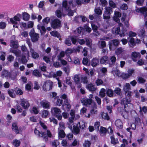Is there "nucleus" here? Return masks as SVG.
<instances>
[{
    "mask_svg": "<svg viewBox=\"0 0 147 147\" xmlns=\"http://www.w3.org/2000/svg\"><path fill=\"white\" fill-rule=\"evenodd\" d=\"M34 133L38 137H43L46 142L48 140V137H51V136L50 131H46L41 130V133H40L38 130L35 129L34 130Z\"/></svg>",
    "mask_w": 147,
    "mask_h": 147,
    "instance_id": "obj_1",
    "label": "nucleus"
},
{
    "mask_svg": "<svg viewBox=\"0 0 147 147\" xmlns=\"http://www.w3.org/2000/svg\"><path fill=\"white\" fill-rule=\"evenodd\" d=\"M73 0H70L68 3L66 1H63L62 2V5L61 7L62 10H64V11H68L71 10V5L72 7H74L75 5V3L74 4V2Z\"/></svg>",
    "mask_w": 147,
    "mask_h": 147,
    "instance_id": "obj_2",
    "label": "nucleus"
},
{
    "mask_svg": "<svg viewBox=\"0 0 147 147\" xmlns=\"http://www.w3.org/2000/svg\"><path fill=\"white\" fill-rule=\"evenodd\" d=\"M52 114L55 116L58 120H61L62 115H61V111L60 109L57 107H54L51 109Z\"/></svg>",
    "mask_w": 147,
    "mask_h": 147,
    "instance_id": "obj_3",
    "label": "nucleus"
},
{
    "mask_svg": "<svg viewBox=\"0 0 147 147\" xmlns=\"http://www.w3.org/2000/svg\"><path fill=\"white\" fill-rule=\"evenodd\" d=\"M29 35L32 42H34L38 41L39 38V34L35 32L34 29H32L29 33Z\"/></svg>",
    "mask_w": 147,
    "mask_h": 147,
    "instance_id": "obj_4",
    "label": "nucleus"
},
{
    "mask_svg": "<svg viewBox=\"0 0 147 147\" xmlns=\"http://www.w3.org/2000/svg\"><path fill=\"white\" fill-rule=\"evenodd\" d=\"M113 12L112 9L110 7H106L105 8L103 18L104 19L108 20L110 18V14Z\"/></svg>",
    "mask_w": 147,
    "mask_h": 147,
    "instance_id": "obj_5",
    "label": "nucleus"
},
{
    "mask_svg": "<svg viewBox=\"0 0 147 147\" xmlns=\"http://www.w3.org/2000/svg\"><path fill=\"white\" fill-rule=\"evenodd\" d=\"M53 85V82L50 80H47L44 83L42 88L44 91H48L52 89Z\"/></svg>",
    "mask_w": 147,
    "mask_h": 147,
    "instance_id": "obj_6",
    "label": "nucleus"
},
{
    "mask_svg": "<svg viewBox=\"0 0 147 147\" xmlns=\"http://www.w3.org/2000/svg\"><path fill=\"white\" fill-rule=\"evenodd\" d=\"M51 26L54 29L59 28L61 27V21L58 19H55L51 22Z\"/></svg>",
    "mask_w": 147,
    "mask_h": 147,
    "instance_id": "obj_7",
    "label": "nucleus"
},
{
    "mask_svg": "<svg viewBox=\"0 0 147 147\" xmlns=\"http://www.w3.org/2000/svg\"><path fill=\"white\" fill-rule=\"evenodd\" d=\"M136 11L137 12H140L143 14L146 19H147V8L146 7H141L136 9Z\"/></svg>",
    "mask_w": 147,
    "mask_h": 147,
    "instance_id": "obj_8",
    "label": "nucleus"
},
{
    "mask_svg": "<svg viewBox=\"0 0 147 147\" xmlns=\"http://www.w3.org/2000/svg\"><path fill=\"white\" fill-rule=\"evenodd\" d=\"M131 101V98H130L125 97L121 100V104L122 105H124V109H126L127 108V105L129 104Z\"/></svg>",
    "mask_w": 147,
    "mask_h": 147,
    "instance_id": "obj_9",
    "label": "nucleus"
},
{
    "mask_svg": "<svg viewBox=\"0 0 147 147\" xmlns=\"http://www.w3.org/2000/svg\"><path fill=\"white\" fill-rule=\"evenodd\" d=\"M92 100L87 98H84L81 99V103L84 105L88 106L91 105L92 102Z\"/></svg>",
    "mask_w": 147,
    "mask_h": 147,
    "instance_id": "obj_10",
    "label": "nucleus"
},
{
    "mask_svg": "<svg viewBox=\"0 0 147 147\" xmlns=\"http://www.w3.org/2000/svg\"><path fill=\"white\" fill-rule=\"evenodd\" d=\"M71 109V105L68 100L64 101V103L62 105V109L65 110L69 111Z\"/></svg>",
    "mask_w": 147,
    "mask_h": 147,
    "instance_id": "obj_11",
    "label": "nucleus"
},
{
    "mask_svg": "<svg viewBox=\"0 0 147 147\" xmlns=\"http://www.w3.org/2000/svg\"><path fill=\"white\" fill-rule=\"evenodd\" d=\"M109 64L110 67H112L115 64L116 60V59L115 57L114 56H110L109 58Z\"/></svg>",
    "mask_w": 147,
    "mask_h": 147,
    "instance_id": "obj_12",
    "label": "nucleus"
},
{
    "mask_svg": "<svg viewBox=\"0 0 147 147\" xmlns=\"http://www.w3.org/2000/svg\"><path fill=\"white\" fill-rule=\"evenodd\" d=\"M21 104L22 106L25 109H28L30 106L28 101L25 99L21 100Z\"/></svg>",
    "mask_w": 147,
    "mask_h": 147,
    "instance_id": "obj_13",
    "label": "nucleus"
},
{
    "mask_svg": "<svg viewBox=\"0 0 147 147\" xmlns=\"http://www.w3.org/2000/svg\"><path fill=\"white\" fill-rule=\"evenodd\" d=\"M40 104L44 109H48L50 108V103L47 101H42L40 102Z\"/></svg>",
    "mask_w": 147,
    "mask_h": 147,
    "instance_id": "obj_14",
    "label": "nucleus"
},
{
    "mask_svg": "<svg viewBox=\"0 0 147 147\" xmlns=\"http://www.w3.org/2000/svg\"><path fill=\"white\" fill-rule=\"evenodd\" d=\"M131 55L132 59L134 61H136L140 57V54L136 52H133Z\"/></svg>",
    "mask_w": 147,
    "mask_h": 147,
    "instance_id": "obj_15",
    "label": "nucleus"
},
{
    "mask_svg": "<svg viewBox=\"0 0 147 147\" xmlns=\"http://www.w3.org/2000/svg\"><path fill=\"white\" fill-rule=\"evenodd\" d=\"M100 61L101 64H109V57L107 56H105L100 58Z\"/></svg>",
    "mask_w": 147,
    "mask_h": 147,
    "instance_id": "obj_16",
    "label": "nucleus"
},
{
    "mask_svg": "<svg viewBox=\"0 0 147 147\" xmlns=\"http://www.w3.org/2000/svg\"><path fill=\"white\" fill-rule=\"evenodd\" d=\"M129 109L126 108L122 112L121 115L123 118L125 119H127L129 116Z\"/></svg>",
    "mask_w": 147,
    "mask_h": 147,
    "instance_id": "obj_17",
    "label": "nucleus"
},
{
    "mask_svg": "<svg viewBox=\"0 0 147 147\" xmlns=\"http://www.w3.org/2000/svg\"><path fill=\"white\" fill-rule=\"evenodd\" d=\"M86 88L89 91L92 92H94L95 91L96 88L95 87L94 85L90 83L88 84L86 86Z\"/></svg>",
    "mask_w": 147,
    "mask_h": 147,
    "instance_id": "obj_18",
    "label": "nucleus"
},
{
    "mask_svg": "<svg viewBox=\"0 0 147 147\" xmlns=\"http://www.w3.org/2000/svg\"><path fill=\"white\" fill-rule=\"evenodd\" d=\"M112 43L109 42V48L110 50H111L112 47L113 46L112 44L115 47L117 46L119 44V42L117 40H113L112 41Z\"/></svg>",
    "mask_w": 147,
    "mask_h": 147,
    "instance_id": "obj_19",
    "label": "nucleus"
},
{
    "mask_svg": "<svg viewBox=\"0 0 147 147\" xmlns=\"http://www.w3.org/2000/svg\"><path fill=\"white\" fill-rule=\"evenodd\" d=\"M12 130L14 131L16 134H19L20 130L18 128L17 123H14L12 124Z\"/></svg>",
    "mask_w": 147,
    "mask_h": 147,
    "instance_id": "obj_20",
    "label": "nucleus"
},
{
    "mask_svg": "<svg viewBox=\"0 0 147 147\" xmlns=\"http://www.w3.org/2000/svg\"><path fill=\"white\" fill-rule=\"evenodd\" d=\"M115 125L119 129H121L123 127V123L119 119H117L115 121Z\"/></svg>",
    "mask_w": 147,
    "mask_h": 147,
    "instance_id": "obj_21",
    "label": "nucleus"
},
{
    "mask_svg": "<svg viewBox=\"0 0 147 147\" xmlns=\"http://www.w3.org/2000/svg\"><path fill=\"white\" fill-rule=\"evenodd\" d=\"M99 60L97 58H93L91 61V64L93 67L96 66L98 64Z\"/></svg>",
    "mask_w": 147,
    "mask_h": 147,
    "instance_id": "obj_22",
    "label": "nucleus"
},
{
    "mask_svg": "<svg viewBox=\"0 0 147 147\" xmlns=\"http://www.w3.org/2000/svg\"><path fill=\"white\" fill-rule=\"evenodd\" d=\"M30 52L32 57L34 59H36L39 57L38 53L35 52L34 50L32 48L30 49Z\"/></svg>",
    "mask_w": 147,
    "mask_h": 147,
    "instance_id": "obj_23",
    "label": "nucleus"
},
{
    "mask_svg": "<svg viewBox=\"0 0 147 147\" xmlns=\"http://www.w3.org/2000/svg\"><path fill=\"white\" fill-rule=\"evenodd\" d=\"M37 28L40 30L41 34H45L46 31V29L44 26H41L40 25H38L37 26Z\"/></svg>",
    "mask_w": 147,
    "mask_h": 147,
    "instance_id": "obj_24",
    "label": "nucleus"
},
{
    "mask_svg": "<svg viewBox=\"0 0 147 147\" xmlns=\"http://www.w3.org/2000/svg\"><path fill=\"white\" fill-rule=\"evenodd\" d=\"M106 93L107 95L110 97H113L114 96V91L110 89H108L106 92Z\"/></svg>",
    "mask_w": 147,
    "mask_h": 147,
    "instance_id": "obj_25",
    "label": "nucleus"
},
{
    "mask_svg": "<svg viewBox=\"0 0 147 147\" xmlns=\"http://www.w3.org/2000/svg\"><path fill=\"white\" fill-rule=\"evenodd\" d=\"M74 120L70 118H69L68 121L67 123V125H68V127L71 130H72V125H74Z\"/></svg>",
    "mask_w": 147,
    "mask_h": 147,
    "instance_id": "obj_26",
    "label": "nucleus"
},
{
    "mask_svg": "<svg viewBox=\"0 0 147 147\" xmlns=\"http://www.w3.org/2000/svg\"><path fill=\"white\" fill-rule=\"evenodd\" d=\"M63 11H64V10H62L61 8H58L55 12L57 17L59 18H61L62 15V12Z\"/></svg>",
    "mask_w": 147,
    "mask_h": 147,
    "instance_id": "obj_27",
    "label": "nucleus"
},
{
    "mask_svg": "<svg viewBox=\"0 0 147 147\" xmlns=\"http://www.w3.org/2000/svg\"><path fill=\"white\" fill-rule=\"evenodd\" d=\"M72 131L74 134H77L79 133L80 132V129L77 126L73 125V128H72Z\"/></svg>",
    "mask_w": 147,
    "mask_h": 147,
    "instance_id": "obj_28",
    "label": "nucleus"
},
{
    "mask_svg": "<svg viewBox=\"0 0 147 147\" xmlns=\"http://www.w3.org/2000/svg\"><path fill=\"white\" fill-rule=\"evenodd\" d=\"M97 108V105L95 104H94L93 108L90 111V113L91 115H94L97 113V111L96 110Z\"/></svg>",
    "mask_w": 147,
    "mask_h": 147,
    "instance_id": "obj_29",
    "label": "nucleus"
},
{
    "mask_svg": "<svg viewBox=\"0 0 147 147\" xmlns=\"http://www.w3.org/2000/svg\"><path fill=\"white\" fill-rule=\"evenodd\" d=\"M11 52L18 57H20L22 55L21 52L19 50H12L11 51Z\"/></svg>",
    "mask_w": 147,
    "mask_h": 147,
    "instance_id": "obj_30",
    "label": "nucleus"
},
{
    "mask_svg": "<svg viewBox=\"0 0 147 147\" xmlns=\"http://www.w3.org/2000/svg\"><path fill=\"white\" fill-rule=\"evenodd\" d=\"M30 15L26 12H24L22 14L23 19L25 21H28L29 19Z\"/></svg>",
    "mask_w": 147,
    "mask_h": 147,
    "instance_id": "obj_31",
    "label": "nucleus"
},
{
    "mask_svg": "<svg viewBox=\"0 0 147 147\" xmlns=\"http://www.w3.org/2000/svg\"><path fill=\"white\" fill-rule=\"evenodd\" d=\"M50 33L52 36L58 38H60L61 37L60 34L56 31H54L51 32Z\"/></svg>",
    "mask_w": 147,
    "mask_h": 147,
    "instance_id": "obj_32",
    "label": "nucleus"
},
{
    "mask_svg": "<svg viewBox=\"0 0 147 147\" xmlns=\"http://www.w3.org/2000/svg\"><path fill=\"white\" fill-rule=\"evenodd\" d=\"M80 75H76L74 77V80L75 83L76 84H79L80 83Z\"/></svg>",
    "mask_w": 147,
    "mask_h": 147,
    "instance_id": "obj_33",
    "label": "nucleus"
},
{
    "mask_svg": "<svg viewBox=\"0 0 147 147\" xmlns=\"http://www.w3.org/2000/svg\"><path fill=\"white\" fill-rule=\"evenodd\" d=\"M107 131L106 129L103 127L101 126L100 129V132L101 136H103V135H105Z\"/></svg>",
    "mask_w": 147,
    "mask_h": 147,
    "instance_id": "obj_34",
    "label": "nucleus"
},
{
    "mask_svg": "<svg viewBox=\"0 0 147 147\" xmlns=\"http://www.w3.org/2000/svg\"><path fill=\"white\" fill-rule=\"evenodd\" d=\"M128 44L131 47H133L135 45L136 43L134 39L133 38H131L128 42Z\"/></svg>",
    "mask_w": 147,
    "mask_h": 147,
    "instance_id": "obj_35",
    "label": "nucleus"
},
{
    "mask_svg": "<svg viewBox=\"0 0 147 147\" xmlns=\"http://www.w3.org/2000/svg\"><path fill=\"white\" fill-rule=\"evenodd\" d=\"M105 92L106 90L105 89L102 88L100 89L99 93V96L101 98H103L105 96Z\"/></svg>",
    "mask_w": 147,
    "mask_h": 147,
    "instance_id": "obj_36",
    "label": "nucleus"
},
{
    "mask_svg": "<svg viewBox=\"0 0 147 147\" xmlns=\"http://www.w3.org/2000/svg\"><path fill=\"white\" fill-rule=\"evenodd\" d=\"M10 45L11 47L14 48H17L18 47V42L13 40L11 41Z\"/></svg>",
    "mask_w": 147,
    "mask_h": 147,
    "instance_id": "obj_37",
    "label": "nucleus"
},
{
    "mask_svg": "<svg viewBox=\"0 0 147 147\" xmlns=\"http://www.w3.org/2000/svg\"><path fill=\"white\" fill-rule=\"evenodd\" d=\"M137 81L139 83L142 84H144L146 81V80L142 77L138 76L137 77Z\"/></svg>",
    "mask_w": 147,
    "mask_h": 147,
    "instance_id": "obj_38",
    "label": "nucleus"
},
{
    "mask_svg": "<svg viewBox=\"0 0 147 147\" xmlns=\"http://www.w3.org/2000/svg\"><path fill=\"white\" fill-rule=\"evenodd\" d=\"M111 144L115 145L119 142L117 138H115L113 136L111 137Z\"/></svg>",
    "mask_w": 147,
    "mask_h": 147,
    "instance_id": "obj_39",
    "label": "nucleus"
},
{
    "mask_svg": "<svg viewBox=\"0 0 147 147\" xmlns=\"http://www.w3.org/2000/svg\"><path fill=\"white\" fill-rule=\"evenodd\" d=\"M65 136V134L64 130H58V136L61 138H64Z\"/></svg>",
    "mask_w": 147,
    "mask_h": 147,
    "instance_id": "obj_40",
    "label": "nucleus"
},
{
    "mask_svg": "<svg viewBox=\"0 0 147 147\" xmlns=\"http://www.w3.org/2000/svg\"><path fill=\"white\" fill-rule=\"evenodd\" d=\"M123 89L125 92L130 91L131 88L129 84L128 83H126L125 85L124 86Z\"/></svg>",
    "mask_w": 147,
    "mask_h": 147,
    "instance_id": "obj_41",
    "label": "nucleus"
},
{
    "mask_svg": "<svg viewBox=\"0 0 147 147\" xmlns=\"http://www.w3.org/2000/svg\"><path fill=\"white\" fill-rule=\"evenodd\" d=\"M98 44L99 47L100 48H103L106 47V42L104 40L99 41Z\"/></svg>",
    "mask_w": 147,
    "mask_h": 147,
    "instance_id": "obj_42",
    "label": "nucleus"
},
{
    "mask_svg": "<svg viewBox=\"0 0 147 147\" xmlns=\"http://www.w3.org/2000/svg\"><path fill=\"white\" fill-rule=\"evenodd\" d=\"M9 73L8 71L5 70H3L1 73V76L3 77H7L9 76Z\"/></svg>",
    "mask_w": 147,
    "mask_h": 147,
    "instance_id": "obj_43",
    "label": "nucleus"
},
{
    "mask_svg": "<svg viewBox=\"0 0 147 147\" xmlns=\"http://www.w3.org/2000/svg\"><path fill=\"white\" fill-rule=\"evenodd\" d=\"M13 144L15 147H18L20 145V142L16 139L14 140H13Z\"/></svg>",
    "mask_w": 147,
    "mask_h": 147,
    "instance_id": "obj_44",
    "label": "nucleus"
},
{
    "mask_svg": "<svg viewBox=\"0 0 147 147\" xmlns=\"http://www.w3.org/2000/svg\"><path fill=\"white\" fill-rule=\"evenodd\" d=\"M14 90L13 89H10L8 90V93L9 96L12 98H14L15 97V94L14 93Z\"/></svg>",
    "mask_w": 147,
    "mask_h": 147,
    "instance_id": "obj_45",
    "label": "nucleus"
},
{
    "mask_svg": "<svg viewBox=\"0 0 147 147\" xmlns=\"http://www.w3.org/2000/svg\"><path fill=\"white\" fill-rule=\"evenodd\" d=\"M70 38L73 44L75 45H77V41L76 36H71L70 37Z\"/></svg>",
    "mask_w": 147,
    "mask_h": 147,
    "instance_id": "obj_46",
    "label": "nucleus"
},
{
    "mask_svg": "<svg viewBox=\"0 0 147 147\" xmlns=\"http://www.w3.org/2000/svg\"><path fill=\"white\" fill-rule=\"evenodd\" d=\"M78 124L79 125V126L80 129H84L85 128V123L83 121H81L79 122L77 125L78 126Z\"/></svg>",
    "mask_w": 147,
    "mask_h": 147,
    "instance_id": "obj_47",
    "label": "nucleus"
},
{
    "mask_svg": "<svg viewBox=\"0 0 147 147\" xmlns=\"http://www.w3.org/2000/svg\"><path fill=\"white\" fill-rule=\"evenodd\" d=\"M94 12L95 13L98 15H101L102 14V11L99 7L95 8Z\"/></svg>",
    "mask_w": 147,
    "mask_h": 147,
    "instance_id": "obj_48",
    "label": "nucleus"
},
{
    "mask_svg": "<svg viewBox=\"0 0 147 147\" xmlns=\"http://www.w3.org/2000/svg\"><path fill=\"white\" fill-rule=\"evenodd\" d=\"M100 125V122L98 121L96 122L95 123L94 125V127L95 129L98 131L99 130V128Z\"/></svg>",
    "mask_w": 147,
    "mask_h": 147,
    "instance_id": "obj_49",
    "label": "nucleus"
},
{
    "mask_svg": "<svg viewBox=\"0 0 147 147\" xmlns=\"http://www.w3.org/2000/svg\"><path fill=\"white\" fill-rule=\"evenodd\" d=\"M14 91L17 94L22 95L23 94L22 90L18 87H16L14 89Z\"/></svg>",
    "mask_w": 147,
    "mask_h": 147,
    "instance_id": "obj_50",
    "label": "nucleus"
},
{
    "mask_svg": "<svg viewBox=\"0 0 147 147\" xmlns=\"http://www.w3.org/2000/svg\"><path fill=\"white\" fill-rule=\"evenodd\" d=\"M145 32L144 29H141L138 33L139 36L142 37H144L145 36Z\"/></svg>",
    "mask_w": 147,
    "mask_h": 147,
    "instance_id": "obj_51",
    "label": "nucleus"
},
{
    "mask_svg": "<svg viewBox=\"0 0 147 147\" xmlns=\"http://www.w3.org/2000/svg\"><path fill=\"white\" fill-rule=\"evenodd\" d=\"M34 76L38 77H40L41 74L39 71L37 70H35L33 72Z\"/></svg>",
    "mask_w": 147,
    "mask_h": 147,
    "instance_id": "obj_52",
    "label": "nucleus"
},
{
    "mask_svg": "<svg viewBox=\"0 0 147 147\" xmlns=\"http://www.w3.org/2000/svg\"><path fill=\"white\" fill-rule=\"evenodd\" d=\"M102 118L108 120L109 119V117L107 113H103L102 114Z\"/></svg>",
    "mask_w": 147,
    "mask_h": 147,
    "instance_id": "obj_53",
    "label": "nucleus"
},
{
    "mask_svg": "<svg viewBox=\"0 0 147 147\" xmlns=\"http://www.w3.org/2000/svg\"><path fill=\"white\" fill-rule=\"evenodd\" d=\"M21 18V15L18 13L13 17V19L16 21H20V18Z\"/></svg>",
    "mask_w": 147,
    "mask_h": 147,
    "instance_id": "obj_54",
    "label": "nucleus"
},
{
    "mask_svg": "<svg viewBox=\"0 0 147 147\" xmlns=\"http://www.w3.org/2000/svg\"><path fill=\"white\" fill-rule=\"evenodd\" d=\"M114 92L118 95H120L121 93V90L118 87L115 88Z\"/></svg>",
    "mask_w": 147,
    "mask_h": 147,
    "instance_id": "obj_55",
    "label": "nucleus"
},
{
    "mask_svg": "<svg viewBox=\"0 0 147 147\" xmlns=\"http://www.w3.org/2000/svg\"><path fill=\"white\" fill-rule=\"evenodd\" d=\"M49 114V112L47 110H44L42 111V117L46 118L47 117Z\"/></svg>",
    "mask_w": 147,
    "mask_h": 147,
    "instance_id": "obj_56",
    "label": "nucleus"
},
{
    "mask_svg": "<svg viewBox=\"0 0 147 147\" xmlns=\"http://www.w3.org/2000/svg\"><path fill=\"white\" fill-rule=\"evenodd\" d=\"M50 19L49 17H46L42 20V22L45 25V24H47L49 22Z\"/></svg>",
    "mask_w": 147,
    "mask_h": 147,
    "instance_id": "obj_57",
    "label": "nucleus"
},
{
    "mask_svg": "<svg viewBox=\"0 0 147 147\" xmlns=\"http://www.w3.org/2000/svg\"><path fill=\"white\" fill-rule=\"evenodd\" d=\"M96 84L98 86L102 85L103 83V82L100 79H97L96 80Z\"/></svg>",
    "mask_w": 147,
    "mask_h": 147,
    "instance_id": "obj_58",
    "label": "nucleus"
},
{
    "mask_svg": "<svg viewBox=\"0 0 147 147\" xmlns=\"http://www.w3.org/2000/svg\"><path fill=\"white\" fill-rule=\"evenodd\" d=\"M21 60L22 63L24 64H26L28 61V60L26 59V57L25 56H22Z\"/></svg>",
    "mask_w": 147,
    "mask_h": 147,
    "instance_id": "obj_59",
    "label": "nucleus"
},
{
    "mask_svg": "<svg viewBox=\"0 0 147 147\" xmlns=\"http://www.w3.org/2000/svg\"><path fill=\"white\" fill-rule=\"evenodd\" d=\"M40 125L43 128V129H41V130H43L46 131H50L49 130L47 129V126L45 125L44 123H42L40 121Z\"/></svg>",
    "mask_w": 147,
    "mask_h": 147,
    "instance_id": "obj_60",
    "label": "nucleus"
},
{
    "mask_svg": "<svg viewBox=\"0 0 147 147\" xmlns=\"http://www.w3.org/2000/svg\"><path fill=\"white\" fill-rule=\"evenodd\" d=\"M90 142L88 140H85L83 144L84 147H89L91 145Z\"/></svg>",
    "mask_w": 147,
    "mask_h": 147,
    "instance_id": "obj_61",
    "label": "nucleus"
},
{
    "mask_svg": "<svg viewBox=\"0 0 147 147\" xmlns=\"http://www.w3.org/2000/svg\"><path fill=\"white\" fill-rule=\"evenodd\" d=\"M83 64L85 65H89L88 59L87 58H84L82 60Z\"/></svg>",
    "mask_w": 147,
    "mask_h": 147,
    "instance_id": "obj_62",
    "label": "nucleus"
},
{
    "mask_svg": "<svg viewBox=\"0 0 147 147\" xmlns=\"http://www.w3.org/2000/svg\"><path fill=\"white\" fill-rule=\"evenodd\" d=\"M57 100L56 102V105L59 106H60L63 103V100L62 99L57 98Z\"/></svg>",
    "mask_w": 147,
    "mask_h": 147,
    "instance_id": "obj_63",
    "label": "nucleus"
},
{
    "mask_svg": "<svg viewBox=\"0 0 147 147\" xmlns=\"http://www.w3.org/2000/svg\"><path fill=\"white\" fill-rule=\"evenodd\" d=\"M59 142L57 140H54L52 143L53 147H57V146L59 145Z\"/></svg>",
    "mask_w": 147,
    "mask_h": 147,
    "instance_id": "obj_64",
    "label": "nucleus"
}]
</instances>
